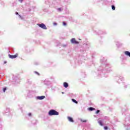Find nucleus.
Instances as JSON below:
<instances>
[{
	"label": "nucleus",
	"instance_id": "obj_13",
	"mask_svg": "<svg viewBox=\"0 0 130 130\" xmlns=\"http://www.w3.org/2000/svg\"><path fill=\"white\" fill-rule=\"evenodd\" d=\"M35 74H37V75L38 76H40V74L39 73H38V72L35 71Z\"/></svg>",
	"mask_w": 130,
	"mask_h": 130
},
{
	"label": "nucleus",
	"instance_id": "obj_18",
	"mask_svg": "<svg viewBox=\"0 0 130 130\" xmlns=\"http://www.w3.org/2000/svg\"><path fill=\"white\" fill-rule=\"evenodd\" d=\"M99 112H100V110H97V111H96V114H98V113H99Z\"/></svg>",
	"mask_w": 130,
	"mask_h": 130
},
{
	"label": "nucleus",
	"instance_id": "obj_15",
	"mask_svg": "<svg viewBox=\"0 0 130 130\" xmlns=\"http://www.w3.org/2000/svg\"><path fill=\"white\" fill-rule=\"evenodd\" d=\"M7 90V87H5L4 88H3V91L4 92H6V91Z\"/></svg>",
	"mask_w": 130,
	"mask_h": 130
},
{
	"label": "nucleus",
	"instance_id": "obj_16",
	"mask_svg": "<svg viewBox=\"0 0 130 130\" xmlns=\"http://www.w3.org/2000/svg\"><path fill=\"white\" fill-rule=\"evenodd\" d=\"M62 24H63V26H67V23H66V22H63Z\"/></svg>",
	"mask_w": 130,
	"mask_h": 130
},
{
	"label": "nucleus",
	"instance_id": "obj_23",
	"mask_svg": "<svg viewBox=\"0 0 130 130\" xmlns=\"http://www.w3.org/2000/svg\"><path fill=\"white\" fill-rule=\"evenodd\" d=\"M16 15H19V13L18 12H16Z\"/></svg>",
	"mask_w": 130,
	"mask_h": 130
},
{
	"label": "nucleus",
	"instance_id": "obj_14",
	"mask_svg": "<svg viewBox=\"0 0 130 130\" xmlns=\"http://www.w3.org/2000/svg\"><path fill=\"white\" fill-rule=\"evenodd\" d=\"M81 121H82V122H87V120H81Z\"/></svg>",
	"mask_w": 130,
	"mask_h": 130
},
{
	"label": "nucleus",
	"instance_id": "obj_9",
	"mask_svg": "<svg viewBox=\"0 0 130 130\" xmlns=\"http://www.w3.org/2000/svg\"><path fill=\"white\" fill-rule=\"evenodd\" d=\"M98 122H99V124H100L101 125V126H103V124L102 123V121L101 120H99L98 121Z\"/></svg>",
	"mask_w": 130,
	"mask_h": 130
},
{
	"label": "nucleus",
	"instance_id": "obj_22",
	"mask_svg": "<svg viewBox=\"0 0 130 130\" xmlns=\"http://www.w3.org/2000/svg\"><path fill=\"white\" fill-rule=\"evenodd\" d=\"M19 2H20V3H22L23 2V0H19Z\"/></svg>",
	"mask_w": 130,
	"mask_h": 130
},
{
	"label": "nucleus",
	"instance_id": "obj_1",
	"mask_svg": "<svg viewBox=\"0 0 130 130\" xmlns=\"http://www.w3.org/2000/svg\"><path fill=\"white\" fill-rule=\"evenodd\" d=\"M58 114L59 113L57 111H55V110H50L48 113V115L50 116L58 115Z\"/></svg>",
	"mask_w": 130,
	"mask_h": 130
},
{
	"label": "nucleus",
	"instance_id": "obj_12",
	"mask_svg": "<svg viewBox=\"0 0 130 130\" xmlns=\"http://www.w3.org/2000/svg\"><path fill=\"white\" fill-rule=\"evenodd\" d=\"M112 10H113L114 11L115 10V7L114 6L112 5Z\"/></svg>",
	"mask_w": 130,
	"mask_h": 130
},
{
	"label": "nucleus",
	"instance_id": "obj_21",
	"mask_svg": "<svg viewBox=\"0 0 130 130\" xmlns=\"http://www.w3.org/2000/svg\"><path fill=\"white\" fill-rule=\"evenodd\" d=\"M54 25L55 26H56V25H57V23H54Z\"/></svg>",
	"mask_w": 130,
	"mask_h": 130
},
{
	"label": "nucleus",
	"instance_id": "obj_20",
	"mask_svg": "<svg viewBox=\"0 0 130 130\" xmlns=\"http://www.w3.org/2000/svg\"><path fill=\"white\" fill-rule=\"evenodd\" d=\"M28 116H31V115H32V114H31V113H28Z\"/></svg>",
	"mask_w": 130,
	"mask_h": 130
},
{
	"label": "nucleus",
	"instance_id": "obj_19",
	"mask_svg": "<svg viewBox=\"0 0 130 130\" xmlns=\"http://www.w3.org/2000/svg\"><path fill=\"white\" fill-rule=\"evenodd\" d=\"M58 11H59V12H61V8H58Z\"/></svg>",
	"mask_w": 130,
	"mask_h": 130
},
{
	"label": "nucleus",
	"instance_id": "obj_4",
	"mask_svg": "<svg viewBox=\"0 0 130 130\" xmlns=\"http://www.w3.org/2000/svg\"><path fill=\"white\" fill-rule=\"evenodd\" d=\"M18 54H16L15 55H9L10 58L14 59V58H17L18 57Z\"/></svg>",
	"mask_w": 130,
	"mask_h": 130
},
{
	"label": "nucleus",
	"instance_id": "obj_10",
	"mask_svg": "<svg viewBox=\"0 0 130 130\" xmlns=\"http://www.w3.org/2000/svg\"><path fill=\"white\" fill-rule=\"evenodd\" d=\"M72 101H73V102H74V103H76V104H78V102L77 101H76V100L73 99L72 100Z\"/></svg>",
	"mask_w": 130,
	"mask_h": 130
},
{
	"label": "nucleus",
	"instance_id": "obj_11",
	"mask_svg": "<svg viewBox=\"0 0 130 130\" xmlns=\"http://www.w3.org/2000/svg\"><path fill=\"white\" fill-rule=\"evenodd\" d=\"M89 110H90V111H93V110H95V108L90 107L89 108Z\"/></svg>",
	"mask_w": 130,
	"mask_h": 130
},
{
	"label": "nucleus",
	"instance_id": "obj_17",
	"mask_svg": "<svg viewBox=\"0 0 130 130\" xmlns=\"http://www.w3.org/2000/svg\"><path fill=\"white\" fill-rule=\"evenodd\" d=\"M104 129H105V130L108 129V127H107V126H105V127H104Z\"/></svg>",
	"mask_w": 130,
	"mask_h": 130
},
{
	"label": "nucleus",
	"instance_id": "obj_5",
	"mask_svg": "<svg viewBox=\"0 0 130 130\" xmlns=\"http://www.w3.org/2000/svg\"><path fill=\"white\" fill-rule=\"evenodd\" d=\"M37 98L39 100H42L43 99H44V98H45V96L42 95V96H38Z\"/></svg>",
	"mask_w": 130,
	"mask_h": 130
},
{
	"label": "nucleus",
	"instance_id": "obj_24",
	"mask_svg": "<svg viewBox=\"0 0 130 130\" xmlns=\"http://www.w3.org/2000/svg\"><path fill=\"white\" fill-rule=\"evenodd\" d=\"M6 62H7V61H4V63H6Z\"/></svg>",
	"mask_w": 130,
	"mask_h": 130
},
{
	"label": "nucleus",
	"instance_id": "obj_3",
	"mask_svg": "<svg viewBox=\"0 0 130 130\" xmlns=\"http://www.w3.org/2000/svg\"><path fill=\"white\" fill-rule=\"evenodd\" d=\"M71 43H73V44H79V42L76 41V39L75 38H73L71 40Z\"/></svg>",
	"mask_w": 130,
	"mask_h": 130
},
{
	"label": "nucleus",
	"instance_id": "obj_2",
	"mask_svg": "<svg viewBox=\"0 0 130 130\" xmlns=\"http://www.w3.org/2000/svg\"><path fill=\"white\" fill-rule=\"evenodd\" d=\"M38 26H39V27H40L41 28H42V29H44L45 30H46V29H47L45 24L43 23L39 24H38Z\"/></svg>",
	"mask_w": 130,
	"mask_h": 130
},
{
	"label": "nucleus",
	"instance_id": "obj_8",
	"mask_svg": "<svg viewBox=\"0 0 130 130\" xmlns=\"http://www.w3.org/2000/svg\"><path fill=\"white\" fill-rule=\"evenodd\" d=\"M125 54L130 57V52L129 51H125Z\"/></svg>",
	"mask_w": 130,
	"mask_h": 130
},
{
	"label": "nucleus",
	"instance_id": "obj_6",
	"mask_svg": "<svg viewBox=\"0 0 130 130\" xmlns=\"http://www.w3.org/2000/svg\"><path fill=\"white\" fill-rule=\"evenodd\" d=\"M68 119L71 122H74V120L73 119V118L71 117H68Z\"/></svg>",
	"mask_w": 130,
	"mask_h": 130
},
{
	"label": "nucleus",
	"instance_id": "obj_7",
	"mask_svg": "<svg viewBox=\"0 0 130 130\" xmlns=\"http://www.w3.org/2000/svg\"><path fill=\"white\" fill-rule=\"evenodd\" d=\"M63 86L65 88H68L69 87V84L67 82H64Z\"/></svg>",
	"mask_w": 130,
	"mask_h": 130
}]
</instances>
